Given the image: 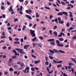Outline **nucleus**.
<instances>
[{
	"label": "nucleus",
	"mask_w": 76,
	"mask_h": 76,
	"mask_svg": "<svg viewBox=\"0 0 76 76\" xmlns=\"http://www.w3.org/2000/svg\"><path fill=\"white\" fill-rule=\"evenodd\" d=\"M30 34L32 37H35L36 34H35V30H30Z\"/></svg>",
	"instance_id": "2"
},
{
	"label": "nucleus",
	"mask_w": 76,
	"mask_h": 76,
	"mask_svg": "<svg viewBox=\"0 0 76 76\" xmlns=\"http://www.w3.org/2000/svg\"><path fill=\"white\" fill-rule=\"evenodd\" d=\"M73 29V27H71L69 28V30H72Z\"/></svg>",
	"instance_id": "63"
},
{
	"label": "nucleus",
	"mask_w": 76,
	"mask_h": 76,
	"mask_svg": "<svg viewBox=\"0 0 76 76\" xmlns=\"http://www.w3.org/2000/svg\"><path fill=\"white\" fill-rule=\"evenodd\" d=\"M31 56L32 57H33V58H35V59L36 58V56H35V55H34L33 54H31Z\"/></svg>",
	"instance_id": "26"
},
{
	"label": "nucleus",
	"mask_w": 76,
	"mask_h": 76,
	"mask_svg": "<svg viewBox=\"0 0 76 76\" xmlns=\"http://www.w3.org/2000/svg\"><path fill=\"white\" fill-rule=\"evenodd\" d=\"M26 3L25 4V6H26V5H27V4H28V1H25Z\"/></svg>",
	"instance_id": "55"
},
{
	"label": "nucleus",
	"mask_w": 76,
	"mask_h": 76,
	"mask_svg": "<svg viewBox=\"0 0 76 76\" xmlns=\"http://www.w3.org/2000/svg\"><path fill=\"white\" fill-rule=\"evenodd\" d=\"M2 18H6V15H4V14H2Z\"/></svg>",
	"instance_id": "49"
},
{
	"label": "nucleus",
	"mask_w": 76,
	"mask_h": 76,
	"mask_svg": "<svg viewBox=\"0 0 76 76\" xmlns=\"http://www.w3.org/2000/svg\"><path fill=\"white\" fill-rule=\"evenodd\" d=\"M63 76H67V75L64 73L63 74Z\"/></svg>",
	"instance_id": "61"
},
{
	"label": "nucleus",
	"mask_w": 76,
	"mask_h": 76,
	"mask_svg": "<svg viewBox=\"0 0 76 76\" xmlns=\"http://www.w3.org/2000/svg\"><path fill=\"white\" fill-rule=\"evenodd\" d=\"M36 18H39V16L38 13L37 12L36 13Z\"/></svg>",
	"instance_id": "17"
},
{
	"label": "nucleus",
	"mask_w": 76,
	"mask_h": 76,
	"mask_svg": "<svg viewBox=\"0 0 76 76\" xmlns=\"http://www.w3.org/2000/svg\"><path fill=\"white\" fill-rule=\"evenodd\" d=\"M14 73L15 74V75H16L17 74H18V72L16 71H15L14 72Z\"/></svg>",
	"instance_id": "56"
},
{
	"label": "nucleus",
	"mask_w": 76,
	"mask_h": 76,
	"mask_svg": "<svg viewBox=\"0 0 76 76\" xmlns=\"http://www.w3.org/2000/svg\"><path fill=\"white\" fill-rule=\"evenodd\" d=\"M61 3L62 5H63L64 6H65V5H66V3H65V2L63 1H61Z\"/></svg>",
	"instance_id": "23"
},
{
	"label": "nucleus",
	"mask_w": 76,
	"mask_h": 76,
	"mask_svg": "<svg viewBox=\"0 0 76 76\" xmlns=\"http://www.w3.org/2000/svg\"><path fill=\"white\" fill-rule=\"evenodd\" d=\"M14 21H15V22H17V21H18V19H17V18L15 19L14 20Z\"/></svg>",
	"instance_id": "60"
},
{
	"label": "nucleus",
	"mask_w": 76,
	"mask_h": 76,
	"mask_svg": "<svg viewBox=\"0 0 76 76\" xmlns=\"http://www.w3.org/2000/svg\"><path fill=\"white\" fill-rule=\"evenodd\" d=\"M52 30H49V33L51 35H52Z\"/></svg>",
	"instance_id": "40"
},
{
	"label": "nucleus",
	"mask_w": 76,
	"mask_h": 76,
	"mask_svg": "<svg viewBox=\"0 0 76 76\" xmlns=\"http://www.w3.org/2000/svg\"><path fill=\"white\" fill-rule=\"evenodd\" d=\"M57 26H56L54 27L53 28V29H57Z\"/></svg>",
	"instance_id": "47"
},
{
	"label": "nucleus",
	"mask_w": 76,
	"mask_h": 76,
	"mask_svg": "<svg viewBox=\"0 0 76 76\" xmlns=\"http://www.w3.org/2000/svg\"><path fill=\"white\" fill-rule=\"evenodd\" d=\"M32 26V23H29V27H31Z\"/></svg>",
	"instance_id": "50"
},
{
	"label": "nucleus",
	"mask_w": 76,
	"mask_h": 76,
	"mask_svg": "<svg viewBox=\"0 0 76 76\" xmlns=\"http://www.w3.org/2000/svg\"><path fill=\"white\" fill-rule=\"evenodd\" d=\"M9 11V12H11V15H13V14L15 13V12H14L13 10L12 9V6H10Z\"/></svg>",
	"instance_id": "5"
},
{
	"label": "nucleus",
	"mask_w": 76,
	"mask_h": 76,
	"mask_svg": "<svg viewBox=\"0 0 76 76\" xmlns=\"http://www.w3.org/2000/svg\"><path fill=\"white\" fill-rule=\"evenodd\" d=\"M58 21L59 22L61 20V18L60 17H58Z\"/></svg>",
	"instance_id": "51"
},
{
	"label": "nucleus",
	"mask_w": 76,
	"mask_h": 76,
	"mask_svg": "<svg viewBox=\"0 0 76 76\" xmlns=\"http://www.w3.org/2000/svg\"><path fill=\"white\" fill-rule=\"evenodd\" d=\"M20 41L21 42V43H22L23 42V38H22L21 39Z\"/></svg>",
	"instance_id": "46"
},
{
	"label": "nucleus",
	"mask_w": 76,
	"mask_h": 76,
	"mask_svg": "<svg viewBox=\"0 0 76 76\" xmlns=\"http://www.w3.org/2000/svg\"><path fill=\"white\" fill-rule=\"evenodd\" d=\"M2 48L3 49V50H6V46H5L4 47H3Z\"/></svg>",
	"instance_id": "52"
},
{
	"label": "nucleus",
	"mask_w": 76,
	"mask_h": 76,
	"mask_svg": "<svg viewBox=\"0 0 76 76\" xmlns=\"http://www.w3.org/2000/svg\"><path fill=\"white\" fill-rule=\"evenodd\" d=\"M40 60L39 61H35L34 62V64H37V63H40Z\"/></svg>",
	"instance_id": "19"
},
{
	"label": "nucleus",
	"mask_w": 76,
	"mask_h": 76,
	"mask_svg": "<svg viewBox=\"0 0 76 76\" xmlns=\"http://www.w3.org/2000/svg\"><path fill=\"white\" fill-rule=\"evenodd\" d=\"M56 22V23H58V20L57 18L55 19V20H51V22Z\"/></svg>",
	"instance_id": "7"
},
{
	"label": "nucleus",
	"mask_w": 76,
	"mask_h": 76,
	"mask_svg": "<svg viewBox=\"0 0 76 76\" xmlns=\"http://www.w3.org/2000/svg\"><path fill=\"white\" fill-rule=\"evenodd\" d=\"M73 39H76V35L73 36L72 37Z\"/></svg>",
	"instance_id": "33"
},
{
	"label": "nucleus",
	"mask_w": 76,
	"mask_h": 76,
	"mask_svg": "<svg viewBox=\"0 0 76 76\" xmlns=\"http://www.w3.org/2000/svg\"><path fill=\"white\" fill-rule=\"evenodd\" d=\"M69 13L70 14H69V16L70 18H72V17H73V15H72V12H69Z\"/></svg>",
	"instance_id": "14"
},
{
	"label": "nucleus",
	"mask_w": 76,
	"mask_h": 76,
	"mask_svg": "<svg viewBox=\"0 0 76 76\" xmlns=\"http://www.w3.org/2000/svg\"><path fill=\"white\" fill-rule=\"evenodd\" d=\"M16 56H13L12 57V58L13 59H15V58H16Z\"/></svg>",
	"instance_id": "25"
},
{
	"label": "nucleus",
	"mask_w": 76,
	"mask_h": 76,
	"mask_svg": "<svg viewBox=\"0 0 76 76\" xmlns=\"http://www.w3.org/2000/svg\"><path fill=\"white\" fill-rule=\"evenodd\" d=\"M26 26H23V28H22V29L23 31H24L25 29V28H26Z\"/></svg>",
	"instance_id": "27"
},
{
	"label": "nucleus",
	"mask_w": 76,
	"mask_h": 76,
	"mask_svg": "<svg viewBox=\"0 0 76 76\" xmlns=\"http://www.w3.org/2000/svg\"><path fill=\"white\" fill-rule=\"evenodd\" d=\"M53 6H54V7H57V5L55 4L54 3H53Z\"/></svg>",
	"instance_id": "62"
},
{
	"label": "nucleus",
	"mask_w": 76,
	"mask_h": 76,
	"mask_svg": "<svg viewBox=\"0 0 76 76\" xmlns=\"http://www.w3.org/2000/svg\"><path fill=\"white\" fill-rule=\"evenodd\" d=\"M16 50H17L18 51H19V52L20 53H25V52L23 51V49H19V48H15Z\"/></svg>",
	"instance_id": "6"
},
{
	"label": "nucleus",
	"mask_w": 76,
	"mask_h": 76,
	"mask_svg": "<svg viewBox=\"0 0 76 76\" xmlns=\"http://www.w3.org/2000/svg\"><path fill=\"white\" fill-rule=\"evenodd\" d=\"M58 40L60 41H64V39L63 38H60L58 39Z\"/></svg>",
	"instance_id": "24"
},
{
	"label": "nucleus",
	"mask_w": 76,
	"mask_h": 76,
	"mask_svg": "<svg viewBox=\"0 0 76 76\" xmlns=\"http://www.w3.org/2000/svg\"><path fill=\"white\" fill-rule=\"evenodd\" d=\"M48 64H49V63L48 61H46L45 63V64H46V65H48Z\"/></svg>",
	"instance_id": "57"
},
{
	"label": "nucleus",
	"mask_w": 76,
	"mask_h": 76,
	"mask_svg": "<svg viewBox=\"0 0 76 76\" xmlns=\"http://www.w3.org/2000/svg\"><path fill=\"white\" fill-rule=\"evenodd\" d=\"M56 43L57 46H58L59 47H63V45L62 44H60V41H59L58 40H56Z\"/></svg>",
	"instance_id": "3"
},
{
	"label": "nucleus",
	"mask_w": 76,
	"mask_h": 76,
	"mask_svg": "<svg viewBox=\"0 0 76 76\" xmlns=\"http://www.w3.org/2000/svg\"><path fill=\"white\" fill-rule=\"evenodd\" d=\"M58 51L60 53H62V54H65V52L62 50H58Z\"/></svg>",
	"instance_id": "9"
},
{
	"label": "nucleus",
	"mask_w": 76,
	"mask_h": 76,
	"mask_svg": "<svg viewBox=\"0 0 76 76\" xmlns=\"http://www.w3.org/2000/svg\"><path fill=\"white\" fill-rule=\"evenodd\" d=\"M53 18V16L52 15H50L49 19H52Z\"/></svg>",
	"instance_id": "38"
},
{
	"label": "nucleus",
	"mask_w": 76,
	"mask_h": 76,
	"mask_svg": "<svg viewBox=\"0 0 76 76\" xmlns=\"http://www.w3.org/2000/svg\"><path fill=\"white\" fill-rule=\"evenodd\" d=\"M49 57L50 60H53V57L51 56H49Z\"/></svg>",
	"instance_id": "32"
},
{
	"label": "nucleus",
	"mask_w": 76,
	"mask_h": 76,
	"mask_svg": "<svg viewBox=\"0 0 76 76\" xmlns=\"http://www.w3.org/2000/svg\"><path fill=\"white\" fill-rule=\"evenodd\" d=\"M37 39V37H35L34 38H33L32 40L33 42H34L35 40Z\"/></svg>",
	"instance_id": "20"
},
{
	"label": "nucleus",
	"mask_w": 76,
	"mask_h": 76,
	"mask_svg": "<svg viewBox=\"0 0 76 76\" xmlns=\"http://www.w3.org/2000/svg\"><path fill=\"white\" fill-rule=\"evenodd\" d=\"M66 9L68 10H70L71 9V7H68L66 8Z\"/></svg>",
	"instance_id": "53"
},
{
	"label": "nucleus",
	"mask_w": 76,
	"mask_h": 76,
	"mask_svg": "<svg viewBox=\"0 0 76 76\" xmlns=\"http://www.w3.org/2000/svg\"><path fill=\"white\" fill-rule=\"evenodd\" d=\"M50 45H55V42H50Z\"/></svg>",
	"instance_id": "12"
},
{
	"label": "nucleus",
	"mask_w": 76,
	"mask_h": 76,
	"mask_svg": "<svg viewBox=\"0 0 76 76\" xmlns=\"http://www.w3.org/2000/svg\"><path fill=\"white\" fill-rule=\"evenodd\" d=\"M29 47V45H25L24 46V49H28V47Z\"/></svg>",
	"instance_id": "10"
},
{
	"label": "nucleus",
	"mask_w": 76,
	"mask_h": 76,
	"mask_svg": "<svg viewBox=\"0 0 76 76\" xmlns=\"http://www.w3.org/2000/svg\"><path fill=\"white\" fill-rule=\"evenodd\" d=\"M1 10H4V7L3 6H1Z\"/></svg>",
	"instance_id": "29"
},
{
	"label": "nucleus",
	"mask_w": 76,
	"mask_h": 76,
	"mask_svg": "<svg viewBox=\"0 0 76 76\" xmlns=\"http://www.w3.org/2000/svg\"><path fill=\"white\" fill-rule=\"evenodd\" d=\"M15 41H18L19 40V38H16L15 39Z\"/></svg>",
	"instance_id": "43"
},
{
	"label": "nucleus",
	"mask_w": 76,
	"mask_h": 76,
	"mask_svg": "<svg viewBox=\"0 0 76 76\" xmlns=\"http://www.w3.org/2000/svg\"><path fill=\"white\" fill-rule=\"evenodd\" d=\"M26 17L27 18L29 19H30L31 20V19H32V18H31V16H30V15H26Z\"/></svg>",
	"instance_id": "8"
},
{
	"label": "nucleus",
	"mask_w": 76,
	"mask_h": 76,
	"mask_svg": "<svg viewBox=\"0 0 76 76\" xmlns=\"http://www.w3.org/2000/svg\"><path fill=\"white\" fill-rule=\"evenodd\" d=\"M53 62L54 63H58V61H57L55 60H53Z\"/></svg>",
	"instance_id": "35"
},
{
	"label": "nucleus",
	"mask_w": 76,
	"mask_h": 76,
	"mask_svg": "<svg viewBox=\"0 0 76 76\" xmlns=\"http://www.w3.org/2000/svg\"><path fill=\"white\" fill-rule=\"evenodd\" d=\"M62 62H63V61H58V63H61Z\"/></svg>",
	"instance_id": "64"
},
{
	"label": "nucleus",
	"mask_w": 76,
	"mask_h": 76,
	"mask_svg": "<svg viewBox=\"0 0 76 76\" xmlns=\"http://www.w3.org/2000/svg\"><path fill=\"white\" fill-rule=\"evenodd\" d=\"M69 72H72V73H74V69L73 68H71V70L70 69H69Z\"/></svg>",
	"instance_id": "13"
},
{
	"label": "nucleus",
	"mask_w": 76,
	"mask_h": 76,
	"mask_svg": "<svg viewBox=\"0 0 76 76\" xmlns=\"http://www.w3.org/2000/svg\"><path fill=\"white\" fill-rule=\"evenodd\" d=\"M48 42H51V41H52V42H54V39H48Z\"/></svg>",
	"instance_id": "11"
},
{
	"label": "nucleus",
	"mask_w": 76,
	"mask_h": 76,
	"mask_svg": "<svg viewBox=\"0 0 76 76\" xmlns=\"http://www.w3.org/2000/svg\"><path fill=\"white\" fill-rule=\"evenodd\" d=\"M14 44H20V42H19V41H15L14 42Z\"/></svg>",
	"instance_id": "28"
},
{
	"label": "nucleus",
	"mask_w": 76,
	"mask_h": 76,
	"mask_svg": "<svg viewBox=\"0 0 76 76\" xmlns=\"http://www.w3.org/2000/svg\"><path fill=\"white\" fill-rule=\"evenodd\" d=\"M69 26H70V24L69 23H68L66 24V26L67 27H69Z\"/></svg>",
	"instance_id": "39"
},
{
	"label": "nucleus",
	"mask_w": 76,
	"mask_h": 76,
	"mask_svg": "<svg viewBox=\"0 0 76 76\" xmlns=\"http://www.w3.org/2000/svg\"><path fill=\"white\" fill-rule=\"evenodd\" d=\"M61 66H62V65H61V64H60L57 66V67L58 68H59V67H61Z\"/></svg>",
	"instance_id": "42"
},
{
	"label": "nucleus",
	"mask_w": 76,
	"mask_h": 76,
	"mask_svg": "<svg viewBox=\"0 0 76 76\" xmlns=\"http://www.w3.org/2000/svg\"><path fill=\"white\" fill-rule=\"evenodd\" d=\"M45 9H48V10H50V7H45Z\"/></svg>",
	"instance_id": "44"
},
{
	"label": "nucleus",
	"mask_w": 76,
	"mask_h": 76,
	"mask_svg": "<svg viewBox=\"0 0 76 76\" xmlns=\"http://www.w3.org/2000/svg\"><path fill=\"white\" fill-rule=\"evenodd\" d=\"M12 61H13V60L12 58H10L9 60V63H12Z\"/></svg>",
	"instance_id": "21"
},
{
	"label": "nucleus",
	"mask_w": 76,
	"mask_h": 76,
	"mask_svg": "<svg viewBox=\"0 0 76 76\" xmlns=\"http://www.w3.org/2000/svg\"><path fill=\"white\" fill-rule=\"evenodd\" d=\"M53 70H51L50 72L49 71L48 72V73H49V74H51V73H53Z\"/></svg>",
	"instance_id": "34"
},
{
	"label": "nucleus",
	"mask_w": 76,
	"mask_h": 76,
	"mask_svg": "<svg viewBox=\"0 0 76 76\" xmlns=\"http://www.w3.org/2000/svg\"><path fill=\"white\" fill-rule=\"evenodd\" d=\"M53 34L55 35V37H57V32L55 31L53 32Z\"/></svg>",
	"instance_id": "22"
},
{
	"label": "nucleus",
	"mask_w": 76,
	"mask_h": 76,
	"mask_svg": "<svg viewBox=\"0 0 76 76\" xmlns=\"http://www.w3.org/2000/svg\"><path fill=\"white\" fill-rule=\"evenodd\" d=\"M7 29L8 30H11V29H12V28L10 27H7Z\"/></svg>",
	"instance_id": "58"
},
{
	"label": "nucleus",
	"mask_w": 76,
	"mask_h": 76,
	"mask_svg": "<svg viewBox=\"0 0 76 76\" xmlns=\"http://www.w3.org/2000/svg\"><path fill=\"white\" fill-rule=\"evenodd\" d=\"M58 23L60 24H63V23H64V21L63 20H61L58 22Z\"/></svg>",
	"instance_id": "15"
},
{
	"label": "nucleus",
	"mask_w": 76,
	"mask_h": 76,
	"mask_svg": "<svg viewBox=\"0 0 76 76\" xmlns=\"http://www.w3.org/2000/svg\"><path fill=\"white\" fill-rule=\"evenodd\" d=\"M7 5H10V4H11L10 3V2H9V1H7Z\"/></svg>",
	"instance_id": "36"
},
{
	"label": "nucleus",
	"mask_w": 76,
	"mask_h": 76,
	"mask_svg": "<svg viewBox=\"0 0 76 76\" xmlns=\"http://www.w3.org/2000/svg\"><path fill=\"white\" fill-rule=\"evenodd\" d=\"M63 14L64 15H65L66 16H68L67 12H58L57 13V15H58L59 16H63Z\"/></svg>",
	"instance_id": "1"
},
{
	"label": "nucleus",
	"mask_w": 76,
	"mask_h": 76,
	"mask_svg": "<svg viewBox=\"0 0 76 76\" xmlns=\"http://www.w3.org/2000/svg\"><path fill=\"white\" fill-rule=\"evenodd\" d=\"M9 39L10 41H12V38H11V37H9Z\"/></svg>",
	"instance_id": "45"
},
{
	"label": "nucleus",
	"mask_w": 76,
	"mask_h": 76,
	"mask_svg": "<svg viewBox=\"0 0 76 76\" xmlns=\"http://www.w3.org/2000/svg\"><path fill=\"white\" fill-rule=\"evenodd\" d=\"M9 70L10 72H12V71H13V69L12 67L10 68L9 69Z\"/></svg>",
	"instance_id": "31"
},
{
	"label": "nucleus",
	"mask_w": 76,
	"mask_h": 76,
	"mask_svg": "<svg viewBox=\"0 0 76 76\" xmlns=\"http://www.w3.org/2000/svg\"><path fill=\"white\" fill-rule=\"evenodd\" d=\"M31 70L33 72H34L35 71V69L34 68H31Z\"/></svg>",
	"instance_id": "48"
},
{
	"label": "nucleus",
	"mask_w": 76,
	"mask_h": 76,
	"mask_svg": "<svg viewBox=\"0 0 76 76\" xmlns=\"http://www.w3.org/2000/svg\"><path fill=\"white\" fill-rule=\"evenodd\" d=\"M8 73H9V72H4V75H7V74H8Z\"/></svg>",
	"instance_id": "54"
},
{
	"label": "nucleus",
	"mask_w": 76,
	"mask_h": 76,
	"mask_svg": "<svg viewBox=\"0 0 76 76\" xmlns=\"http://www.w3.org/2000/svg\"><path fill=\"white\" fill-rule=\"evenodd\" d=\"M53 51H54V52H55V53H57L58 54H59V52H58V50H57L53 49Z\"/></svg>",
	"instance_id": "16"
},
{
	"label": "nucleus",
	"mask_w": 76,
	"mask_h": 76,
	"mask_svg": "<svg viewBox=\"0 0 76 76\" xmlns=\"http://www.w3.org/2000/svg\"><path fill=\"white\" fill-rule=\"evenodd\" d=\"M71 60H72V61H74L75 62H75L76 61V60H75V59H74V58H71Z\"/></svg>",
	"instance_id": "41"
},
{
	"label": "nucleus",
	"mask_w": 76,
	"mask_h": 76,
	"mask_svg": "<svg viewBox=\"0 0 76 76\" xmlns=\"http://www.w3.org/2000/svg\"><path fill=\"white\" fill-rule=\"evenodd\" d=\"M39 39H41V40H43V39H44V37L42 36H40L39 37Z\"/></svg>",
	"instance_id": "30"
},
{
	"label": "nucleus",
	"mask_w": 76,
	"mask_h": 76,
	"mask_svg": "<svg viewBox=\"0 0 76 76\" xmlns=\"http://www.w3.org/2000/svg\"><path fill=\"white\" fill-rule=\"evenodd\" d=\"M27 70V73H29V68L28 67H26L24 70H23V72L25 73H26V71Z\"/></svg>",
	"instance_id": "4"
},
{
	"label": "nucleus",
	"mask_w": 76,
	"mask_h": 76,
	"mask_svg": "<svg viewBox=\"0 0 76 76\" xmlns=\"http://www.w3.org/2000/svg\"><path fill=\"white\" fill-rule=\"evenodd\" d=\"M20 65L21 67H23V66H24V65L23 64H21Z\"/></svg>",
	"instance_id": "59"
},
{
	"label": "nucleus",
	"mask_w": 76,
	"mask_h": 76,
	"mask_svg": "<svg viewBox=\"0 0 76 76\" xmlns=\"http://www.w3.org/2000/svg\"><path fill=\"white\" fill-rule=\"evenodd\" d=\"M18 25H15L14 27L15 29H17V28H18Z\"/></svg>",
	"instance_id": "37"
},
{
	"label": "nucleus",
	"mask_w": 76,
	"mask_h": 76,
	"mask_svg": "<svg viewBox=\"0 0 76 76\" xmlns=\"http://www.w3.org/2000/svg\"><path fill=\"white\" fill-rule=\"evenodd\" d=\"M49 51L51 53H52V54H54V51L50 49L49 50Z\"/></svg>",
	"instance_id": "18"
}]
</instances>
